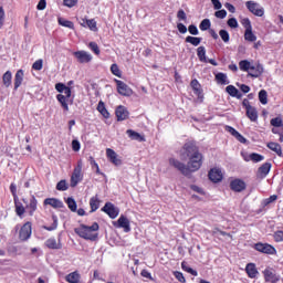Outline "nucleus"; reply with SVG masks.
Listing matches in <instances>:
<instances>
[{
	"instance_id": "39",
	"label": "nucleus",
	"mask_w": 283,
	"mask_h": 283,
	"mask_svg": "<svg viewBox=\"0 0 283 283\" xmlns=\"http://www.w3.org/2000/svg\"><path fill=\"white\" fill-rule=\"evenodd\" d=\"M53 223L51 226H45V231H56L59 228V218L56 216H52Z\"/></svg>"
},
{
	"instance_id": "23",
	"label": "nucleus",
	"mask_w": 283,
	"mask_h": 283,
	"mask_svg": "<svg viewBox=\"0 0 283 283\" xmlns=\"http://www.w3.org/2000/svg\"><path fill=\"white\" fill-rule=\"evenodd\" d=\"M226 92L233 98H242V94H240V91H238L233 85H228L226 87Z\"/></svg>"
},
{
	"instance_id": "10",
	"label": "nucleus",
	"mask_w": 283,
	"mask_h": 283,
	"mask_svg": "<svg viewBox=\"0 0 283 283\" xmlns=\"http://www.w3.org/2000/svg\"><path fill=\"white\" fill-rule=\"evenodd\" d=\"M263 277L265 282L271 283H279L280 282V275L275 273V270L268 268L263 271Z\"/></svg>"
},
{
	"instance_id": "5",
	"label": "nucleus",
	"mask_w": 283,
	"mask_h": 283,
	"mask_svg": "<svg viewBox=\"0 0 283 283\" xmlns=\"http://www.w3.org/2000/svg\"><path fill=\"white\" fill-rule=\"evenodd\" d=\"M245 7L248 8L249 12H251L255 17H264V8H262L260 3L250 0L245 2Z\"/></svg>"
},
{
	"instance_id": "17",
	"label": "nucleus",
	"mask_w": 283,
	"mask_h": 283,
	"mask_svg": "<svg viewBox=\"0 0 283 283\" xmlns=\"http://www.w3.org/2000/svg\"><path fill=\"white\" fill-rule=\"evenodd\" d=\"M208 176L212 182H220L223 178L222 170L220 168H212Z\"/></svg>"
},
{
	"instance_id": "21",
	"label": "nucleus",
	"mask_w": 283,
	"mask_h": 283,
	"mask_svg": "<svg viewBox=\"0 0 283 283\" xmlns=\"http://www.w3.org/2000/svg\"><path fill=\"white\" fill-rule=\"evenodd\" d=\"M90 207L91 213H94V211H98V208L101 207V199H98V195L90 199Z\"/></svg>"
},
{
	"instance_id": "41",
	"label": "nucleus",
	"mask_w": 283,
	"mask_h": 283,
	"mask_svg": "<svg viewBox=\"0 0 283 283\" xmlns=\"http://www.w3.org/2000/svg\"><path fill=\"white\" fill-rule=\"evenodd\" d=\"M181 269H182V271H186V273H190V275L198 277V271L189 268V265H187V262L181 263Z\"/></svg>"
},
{
	"instance_id": "11",
	"label": "nucleus",
	"mask_w": 283,
	"mask_h": 283,
	"mask_svg": "<svg viewBox=\"0 0 283 283\" xmlns=\"http://www.w3.org/2000/svg\"><path fill=\"white\" fill-rule=\"evenodd\" d=\"M114 227L118 229H124L125 233H129L132 231V227L129 226V219L125 216H120L117 222L114 223Z\"/></svg>"
},
{
	"instance_id": "24",
	"label": "nucleus",
	"mask_w": 283,
	"mask_h": 283,
	"mask_svg": "<svg viewBox=\"0 0 283 283\" xmlns=\"http://www.w3.org/2000/svg\"><path fill=\"white\" fill-rule=\"evenodd\" d=\"M271 171V164L265 163L259 168V175L261 178H266L269 176V172Z\"/></svg>"
},
{
	"instance_id": "20",
	"label": "nucleus",
	"mask_w": 283,
	"mask_h": 283,
	"mask_svg": "<svg viewBox=\"0 0 283 283\" xmlns=\"http://www.w3.org/2000/svg\"><path fill=\"white\" fill-rule=\"evenodd\" d=\"M126 134L130 140H138V143H145V136L140 135L139 133H136L135 130L127 129Z\"/></svg>"
},
{
	"instance_id": "22",
	"label": "nucleus",
	"mask_w": 283,
	"mask_h": 283,
	"mask_svg": "<svg viewBox=\"0 0 283 283\" xmlns=\"http://www.w3.org/2000/svg\"><path fill=\"white\" fill-rule=\"evenodd\" d=\"M56 99L59 101L60 105L63 107L64 112H70V106L67 105V101H70V97H66L63 94H57Z\"/></svg>"
},
{
	"instance_id": "52",
	"label": "nucleus",
	"mask_w": 283,
	"mask_h": 283,
	"mask_svg": "<svg viewBox=\"0 0 283 283\" xmlns=\"http://www.w3.org/2000/svg\"><path fill=\"white\" fill-rule=\"evenodd\" d=\"M111 72L112 74H114V76H117L118 78H120L122 74H120V69H118V64H112Z\"/></svg>"
},
{
	"instance_id": "14",
	"label": "nucleus",
	"mask_w": 283,
	"mask_h": 283,
	"mask_svg": "<svg viewBox=\"0 0 283 283\" xmlns=\"http://www.w3.org/2000/svg\"><path fill=\"white\" fill-rule=\"evenodd\" d=\"M77 63H90L92 61V55L87 51H76L73 53Z\"/></svg>"
},
{
	"instance_id": "9",
	"label": "nucleus",
	"mask_w": 283,
	"mask_h": 283,
	"mask_svg": "<svg viewBox=\"0 0 283 283\" xmlns=\"http://www.w3.org/2000/svg\"><path fill=\"white\" fill-rule=\"evenodd\" d=\"M115 83L117 85V92L120 94V96H132V94H134L132 87H129L125 82L115 80Z\"/></svg>"
},
{
	"instance_id": "37",
	"label": "nucleus",
	"mask_w": 283,
	"mask_h": 283,
	"mask_svg": "<svg viewBox=\"0 0 283 283\" xmlns=\"http://www.w3.org/2000/svg\"><path fill=\"white\" fill-rule=\"evenodd\" d=\"M259 101L262 105H266L269 103V94L265 90H261L259 92Z\"/></svg>"
},
{
	"instance_id": "50",
	"label": "nucleus",
	"mask_w": 283,
	"mask_h": 283,
	"mask_svg": "<svg viewBox=\"0 0 283 283\" xmlns=\"http://www.w3.org/2000/svg\"><path fill=\"white\" fill-rule=\"evenodd\" d=\"M90 50H92V52H94V54H96L98 56V54H101V49L98 48V44L96 42H90L88 44Z\"/></svg>"
},
{
	"instance_id": "58",
	"label": "nucleus",
	"mask_w": 283,
	"mask_h": 283,
	"mask_svg": "<svg viewBox=\"0 0 283 283\" xmlns=\"http://www.w3.org/2000/svg\"><path fill=\"white\" fill-rule=\"evenodd\" d=\"M33 70H36L38 72L43 70V60H38L32 65Z\"/></svg>"
},
{
	"instance_id": "46",
	"label": "nucleus",
	"mask_w": 283,
	"mask_h": 283,
	"mask_svg": "<svg viewBox=\"0 0 283 283\" xmlns=\"http://www.w3.org/2000/svg\"><path fill=\"white\" fill-rule=\"evenodd\" d=\"M56 189L57 191H67V189H70V187L67 186V181L61 180L60 182H57Z\"/></svg>"
},
{
	"instance_id": "35",
	"label": "nucleus",
	"mask_w": 283,
	"mask_h": 283,
	"mask_svg": "<svg viewBox=\"0 0 283 283\" xmlns=\"http://www.w3.org/2000/svg\"><path fill=\"white\" fill-rule=\"evenodd\" d=\"M186 43H190L191 45H195V48H198V45L200 43H202V38H196V36L188 35L186 38Z\"/></svg>"
},
{
	"instance_id": "43",
	"label": "nucleus",
	"mask_w": 283,
	"mask_h": 283,
	"mask_svg": "<svg viewBox=\"0 0 283 283\" xmlns=\"http://www.w3.org/2000/svg\"><path fill=\"white\" fill-rule=\"evenodd\" d=\"M36 198L35 197H31L30 199V203L28 205V209H30V214L32 216V213H34V211H36Z\"/></svg>"
},
{
	"instance_id": "40",
	"label": "nucleus",
	"mask_w": 283,
	"mask_h": 283,
	"mask_svg": "<svg viewBox=\"0 0 283 283\" xmlns=\"http://www.w3.org/2000/svg\"><path fill=\"white\" fill-rule=\"evenodd\" d=\"M66 205H67L70 211H72L73 213H76L77 206H76V200H74V198L69 197L66 199Z\"/></svg>"
},
{
	"instance_id": "27",
	"label": "nucleus",
	"mask_w": 283,
	"mask_h": 283,
	"mask_svg": "<svg viewBox=\"0 0 283 283\" xmlns=\"http://www.w3.org/2000/svg\"><path fill=\"white\" fill-rule=\"evenodd\" d=\"M69 283H78L81 282V274L78 272H72L65 277Z\"/></svg>"
},
{
	"instance_id": "61",
	"label": "nucleus",
	"mask_w": 283,
	"mask_h": 283,
	"mask_svg": "<svg viewBox=\"0 0 283 283\" xmlns=\"http://www.w3.org/2000/svg\"><path fill=\"white\" fill-rule=\"evenodd\" d=\"M177 19H179V21H187V13H185V10L180 9L177 12Z\"/></svg>"
},
{
	"instance_id": "45",
	"label": "nucleus",
	"mask_w": 283,
	"mask_h": 283,
	"mask_svg": "<svg viewBox=\"0 0 283 283\" xmlns=\"http://www.w3.org/2000/svg\"><path fill=\"white\" fill-rule=\"evenodd\" d=\"M219 36H221L223 43H229L231 36L229 35V31L222 29L219 31Z\"/></svg>"
},
{
	"instance_id": "3",
	"label": "nucleus",
	"mask_w": 283,
	"mask_h": 283,
	"mask_svg": "<svg viewBox=\"0 0 283 283\" xmlns=\"http://www.w3.org/2000/svg\"><path fill=\"white\" fill-rule=\"evenodd\" d=\"M82 180H83V160L80 159L71 176L70 185L72 188L77 187L78 182H82Z\"/></svg>"
},
{
	"instance_id": "59",
	"label": "nucleus",
	"mask_w": 283,
	"mask_h": 283,
	"mask_svg": "<svg viewBox=\"0 0 283 283\" xmlns=\"http://www.w3.org/2000/svg\"><path fill=\"white\" fill-rule=\"evenodd\" d=\"M188 32L190 34H192L193 36H198V34H199L198 27H196L195 24H190L188 27Z\"/></svg>"
},
{
	"instance_id": "34",
	"label": "nucleus",
	"mask_w": 283,
	"mask_h": 283,
	"mask_svg": "<svg viewBox=\"0 0 283 283\" xmlns=\"http://www.w3.org/2000/svg\"><path fill=\"white\" fill-rule=\"evenodd\" d=\"M97 112H99V114H102V116L104 118H109V112L107 111V108L105 107V103L99 102L97 105Z\"/></svg>"
},
{
	"instance_id": "2",
	"label": "nucleus",
	"mask_w": 283,
	"mask_h": 283,
	"mask_svg": "<svg viewBox=\"0 0 283 283\" xmlns=\"http://www.w3.org/2000/svg\"><path fill=\"white\" fill-rule=\"evenodd\" d=\"M98 231V223H93L92 226L81 224L78 228L74 229V232L83 240H91L94 242L98 238V234L95 233Z\"/></svg>"
},
{
	"instance_id": "62",
	"label": "nucleus",
	"mask_w": 283,
	"mask_h": 283,
	"mask_svg": "<svg viewBox=\"0 0 283 283\" xmlns=\"http://www.w3.org/2000/svg\"><path fill=\"white\" fill-rule=\"evenodd\" d=\"M72 149L73 151H81V142H78L77 139H74L72 142Z\"/></svg>"
},
{
	"instance_id": "25",
	"label": "nucleus",
	"mask_w": 283,
	"mask_h": 283,
	"mask_svg": "<svg viewBox=\"0 0 283 283\" xmlns=\"http://www.w3.org/2000/svg\"><path fill=\"white\" fill-rule=\"evenodd\" d=\"M247 116L252 123H255V120H258V109L253 106H249L247 109Z\"/></svg>"
},
{
	"instance_id": "33",
	"label": "nucleus",
	"mask_w": 283,
	"mask_h": 283,
	"mask_svg": "<svg viewBox=\"0 0 283 283\" xmlns=\"http://www.w3.org/2000/svg\"><path fill=\"white\" fill-rule=\"evenodd\" d=\"M244 39H245V41H249L250 43L258 41V36L255 34H253V29L245 30Z\"/></svg>"
},
{
	"instance_id": "47",
	"label": "nucleus",
	"mask_w": 283,
	"mask_h": 283,
	"mask_svg": "<svg viewBox=\"0 0 283 283\" xmlns=\"http://www.w3.org/2000/svg\"><path fill=\"white\" fill-rule=\"evenodd\" d=\"M86 25L90 28V30H92V32L98 31V27H96V21L94 19L86 20Z\"/></svg>"
},
{
	"instance_id": "55",
	"label": "nucleus",
	"mask_w": 283,
	"mask_h": 283,
	"mask_svg": "<svg viewBox=\"0 0 283 283\" xmlns=\"http://www.w3.org/2000/svg\"><path fill=\"white\" fill-rule=\"evenodd\" d=\"M241 24L243 25V28L245 30H253V27L251 25V20H249V18H244L242 21H241Z\"/></svg>"
},
{
	"instance_id": "16",
	"label": "nucleus",
	"mask_w": 283,
	"mask_h": 283,
	"mask_svg": "<svg viewBox=\"0 0 283 283\" xmlns=\"http://www.w3.org/2000/svg\"><path fill=\"white\" fill-rule=\"evenodd\" d=\"M230 189L237 192L244 191L247 189V184L242 181V179H234L230 182Z\"/></svg>"
},
{
	"instance_id": "19",
	"label": "nucleus",
	"mask_w": 283,
	"mask_h": 283,
	"mask_svg": "<svg viewBox=\"0 0 283 283\" xmlns=\"http://www.w3.org/2000/svg\"><path fill=\"white\" fill-rule=\"evenodd\" d=\"M44 205L45 206H50L53 207V209H63V201H61V199H56V198H48L44 200Z\"/></svg>"
},
{
	"instance_id": "63",
	"label": "nucleus",
	"mask_w": 283,
	"mask_h": 283,
	"mask_svg": "<svg viewBox=\"0 0 283 283\" xmlns=\"http://www.w3.org/2000/svg\"><path fill=\"white\" fill-rule=\"evenodd\" d=\"M228 25H229V28H232V29L238 28V20L235 18H230L228 20Z\"/></svg>"
},
{
	"instance_id": "54",
	"label": "nucleus",
	"mask_w": 283,
	"mask_h": 283,
	"mask_svg": "<svg viewBox=\"0 0 283 283\" xmlns=\"http://www.w3.org/2000/svg\"><path fill=\"white\" fill-rule=\"evenodd\" d=\"M15 212L17 216H23L25 213V208L21 203L15 202Z\"/></svg>"
},
{
	"instance_id": "42",
	"label": "nucleus",
	"mask_w": 283,
	"mask_h": 283,
	"mask_svg": "<svg viewBox=\"0 0 283 283\" xmlns=\"http://www.w3.org/2000/svg\"><path fill=\"white\" fill-rule=\"evenodd\" d=\"M59 24L63 28H69L70 30H74V22L65 19H59Z\"/></svg>"
},
{
	"instance_id": "31",
	"label": "nucleus",
	"mask_w": 283,
	"mask_h": 283,
	"mask_svg": "<svg viewBox=\"0 0 283 283\" xmlns=\"http://www.w3.org/2000/svg\"><path fill=\"white\" fill-rule=\"evenodd\" d=\"M216 81L219 83V85H229V78L227 77V74L224 73H218L216 75Z\"/></svg>"
},
{
	"instance_id": "8",
	"label": "nucleus",
	"mask_w": 283,
	"mask_h": 283,
	"mask_svg": "<svg viewBox=\"0 0 283 283\" xmlns=\"http://www.w3.org/2000/svg\"><path fill=\"white\" fill-rule=\"evenodd\" d=\"M249 76L252 78H260L264 74V66L260 62H255L250 65V71H248Z\"/></svg>"
},
{
	"instance_id": "44",
	"label": "nucleus",
	"mask_w": 283,
	"mask_h": 283,
	"mask_svg": "<svg viewBox=\"0 0 283 283\" xmlns=\"http://www.w3.org/2000/svg\"><path fill=\"white\" fill-rule=\"evenodd\" d=\"M199 28L202 32L209 30V28H211V20L209 19L202 20L201 23L199 24Z\"/></svg>"
},
{
	"instance_id": "15",
	"label": "nucleus",
	"mask_w": 283,
	"mask_h": 283,
	"mask_svg": "<svg viewBox=\"0 0 283 283\" xmlns=\"http://www.w3.org/2000/svg\"><path fill=\"white\" fill-rule=\"evenodd\" d=\"M115 114L117 120H127V118H129V111H127V107L123 105L117 106Z\"/></svg>"
},
{
	"instance_id": "1",
	"label": "nucleus",
	"mask_w": 283,
	"mask_h": 283,
	"mask_svg": "<svg viewBox=\"0 0 283 283\" xmlns=\"http://www.w3.org/2000/svg\"><path fill=\"white\" fill-rule=\"evenodd\" d=\"M181 158H188V163L186 165L188 169V176L193 171H198V169L202 167V155L198 149V146L191 142L184 145L181 150Z\"/></svg>"
},
{
	"instance_id": "51",
	"label": "nucleus",
	"mask_w": 283,
	"mask_h": 283,
	"mask_svg": "<svg viewBox=\"0 0 283 283\" xmlns=\"http://www.w3.org/2000/svg\"><path fill=\"white\" fill-rule=\"evenodd\" d=\"M250 158L252 163H262V160H264V156L256 153H252Z\"/></svg>"
},
{
	"instance_id": "30",
	"label": "nucleus",
	"mask_w": 283,
	"mask_h": 283,
	"mask_svg": "<svg viewBox=\"0 0 283 283\" xmlns=\"http://www.w3.org/2000/svg\"><path fill=\"white\" fill-rule=\"evenodd\" d=\"M45 247H48V249L59 250L61 249V243L56 242V239L50 238L45 241Z\"/></svg>"
},
{
	"instance_id": "4",
	"label": "nucleus",
	"mask_w": 283,
	"mask_h": 283,
	"mask_svg": "<svg viewBox=\"0 0 283 283\" xmlns=\"http://www.w3.org/2000/svg\"><path fill=\"white\" fill-rule=\"evenodd\" d=\"M254 249L255 251H259V253H265V255H275V253H277L275 247L269 243L258 242L254 244Z\"/></svg>"
},
{
	"instance_id": "36",
	"label": "nucleus",
	"mask_w": 283,
	"mask_h": 283,
	"mask_svg": "<svg viewBox=\"0 0 283 283\" xmlns=\"http://www.w3.org/2000/svg\"><path fill=\"white\" fill-rule=\"evenodd\" d=\"M190 86L192 87L197 96H200V94H202V90L200 88V82H198V80H192Z\"/></svg>"
},
{
	"instance_id": "26",
	"label": "nucleus",
	"mask_w": 283,
	"mask_h": 283,
	"mask_svg": "<svg viewBox=\"0 0 283 283\" xmlns=\"http://www.w3.org/2000/svg\"><path fill=\"white\" fill-rule=\"evenodd\" d=\"M268 147L271 149V151H274L277 156L282 157V146L275 142L268 143Z\"/></svg>"
},
{
	"instance_id": "7",
	"label": "nucleus",
	"mask_w": 283,
	"mask_h": 283,
	"mask_svg": "<svg viewBox=\"0 0 283 283\" xmlns=\"http://www.w3.org/2000/svg\"><path fill=\"white\" fill-rule=\"evenodd\" d=\"M102 211L106 213L112 220H115V218H118V214L120 213V210L118 207L114 206L112 202H106L105 206L102 208Z\"/></svg>"
},
{
	"instance_id": "53",
	"label": "nucleus",
	"mask_w": 283,
	"mask_h": 283,
	"mask_svg": "<svg viewBox=\"0 0 283 283\" xmlns=\"http://www.w3.org/2000/svg\"><path fill=\"white\" fill-rule=\"evenodd\" d=\"M272 127H283V122L281 117H275L271 119Z\"/></svg>"
},
{
	"instance_id": "18",
	"label": "nucleus",
	"mask_w": 283,
	"mask_h": 283,
	"mask_svg": "<svg viewBox=\"0 0 283 283\" xmlns=\"http://www.w3.org/2000/svg\"><path fill=\"white\" fill-rule=\"evenodd\" d=\"M245 273L248 277H251V280H254V277H258L259 273L258 268L254 263H248L245 266Z\"/></svg>"
},
{
	"instance_id": "56",
	"label": "nucleus",
	"mask_w": 283,
	"mask_h": 283,
	"mask_svg": "<svg viewBox=\"0 0 283 283\" xmlns=\"http://www.w3.org/2000/svg\"><path fill=\"white\" fill-rule=\"evenodd\" d=\"M273 238L276 242H283V231L277 230L274 232Z\"/></svg>"
},
{
	"instance_id": "29",
	"label": "nucleus",
	"mask_w": 283,
	"mask_h": 283,
	"mask_svg": "<svg viewBox=\"0 0 283 283\" xmlns=\"http://www.w3.org/2000/svg\"><path fill=\"white\" fill-rule=\"evenodd\" d=\"M197 56L201 63H207V49H205V46H199L197 49Z\"/></svg>"
},
{
	"instance_id": "12",
	"label": "nucleus",
	"mask_w": 283,
	"mask_h": 283,
	"mask_svg": "<svg viewBox=\"0 0 283 283\" xmlns=\"http://www.w3.org/2000/svg\"><path fill=\"white\" fill-rule=\"evenodd\" d=\"M106 156H107L109 163L115 165V167H120L123 165V160L118 157V154H116V151H114V149L107 148Z\"/></svg>"
},
{
	"instance_id": "38",
	"label": "nucleus",
	"mask_w": 283,
	"mask_h": 283,
	"mask_svg": "<svg viewBox=\"0 0 283 283\" xmlns=\"http://www.w3.org/2000/svg\"><path fill=\"white\" fill-rule=\"evenodd\" d=\"M2 81L6 87L12 85V73L10 71H7L2 76Z\"/></svg>"
},
{
	"instance_id": "28",
	"label": "nucleus",
	"mask_w": 283,
	"mask_h": 283,
	"mask_svg": "<svg viewBox=\"0 0 283 283\" xmlns=\"http://www.w3.org/2000/svg\"><path fill=\"white\" fill-rule=\"evenodd\" d=\"M21 83H23V70H19L15 73L14 77V90H19L21 87Z\"/></svg>"
},
{
	"instance_id": "64",
	"label": "nucleus",
	"mask_w": 283,
	"mask_h": 283,
	"mask_svg": "<svg viewBox=\"0 0 283 283\" xmlns=\"http://www.w3.org/2000/svg\"><path fill=\"white\" fill-rule=\"evenodd\" d=\"M78 3V0H64V6L66 8H74Z\"/></svg>"
},
{
	"instance_id": "48",
	"label": "nucleus",
	"mask_w": 283,
	"mask_h": 283,
	"mask_svg": "<svg viewBox=\"0 0 283 283\" xmlns=\"http://www.w3.org/2000/svg\"><path fill=\"white\" fill-rule=\"evenodd\" d=\"M90 160L92 168H95L96 174H98V176H104V174L101 171V168L98 167V164L96 163V160H94V157H90Z\"/></svg>"
},
{
	"instance_id": "32",
	"label": "nucleus",
	"mask_w": 283,
	"mask_h": 283,
	"mask_svg": "<svg viewBox=\"0 0 283 283\" xmlns=\"http://www.w3.org/2000/svg\"><path fill=\"white\" fill-rule=\"evenodd\" d=\"M251 65L252 63L249 60H242L239 62V70H241V72H248L251 70Z\"/></svg>"
},
{
	"instance_id": "6",
	"label": "nucleus",
	"mask_w": 283,
	"mask_h": 283,
	"mask_svg": "<svg viewBox=\"0 0 283 283\" xmlns=\"http://www.w3.org/2000/svg\"><path fill=\"white\" fill-rule=\"evenodd\" d=\"M168 163L170 167H174L175 169H177V171H180V174H182L184 176H189V168H187V165H185V163L174 157H170L168 159Z\"/></svg>"
},
{
	"instance_id": "57",
	"label": "nucleus",
	"mask_w": 283,
	"mask_h": 283,
	"mask_svg": "<svg viewBox=\"0 0 283 283\" xmlns=\"http://www.w3.org/2000/svg\"><path fill=\"white\" fill-rule=\"evenodd\" d=\"M174 275L176 277V280H178V282H181V283H186L187 280L185 279V275L182 274V272H174Z\"/></svg>"
},
{
	"instance_id": "60",
	"label": "nucleus",
	"mask_w": 283,
	"mask_h": 283,
	"mask_svg": "<svg viewBox=\"0 0 283 283\" xmlns=\"http://www.w3.org/2000/svg\"><path fill=\"white\" fill-rule=\"evenodd\" d=\"M214 17H217V19H226L227 10L222 9V10L216 11Z\"/></svg>"
},
{
	"instance_id": "49",
	"label": "nucleus",
	"mask_w": 283,
	"mask_h": 283,
	"mask_svg": "<svg viewBox=\"0 0 283 283\" xmlns=\"http://www.w3.org/2000/svg\"><path fill=\"white\" fill-rule=\"evenodd\" d=\"M275 200H277V196H276V195H272V196H270L269 198L264 199V200L262 201V205H263L264 207H269V205H271L272 202H275Z\"/></svg>"
},
{
	"instance_id": "13",
	"label": "nucleus",
	"mask_w": 283,
	"mask_h": 283,
	"mask_svg": "<svg viewBox=\"0 0 283 283\" xmlns=\"http://www.w3.org/2000/svg\"><path fill=\"white\" fill-rule=\"evenodd\" d=\"M20 240H30V237L32 235V223L31 222H27L22 226V228L20 229Z\"/></svg>"
}]
</instances>
